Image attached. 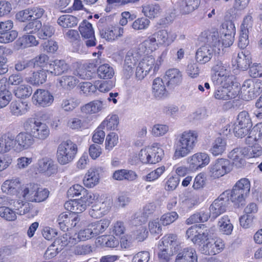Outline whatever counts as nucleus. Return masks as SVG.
<instances>
[{"instance_id":"4d7b16f0","label":"nucleus","mask_w":262,"mask_h":262,"mask_svg":"<svg viewBox=\"0 0 262 262\" xmlns=\"http://www.w3.org/2000/svg\"><path fill=\"white\" fill-rule=\"evenodd\" d=\"M32 93L31 86L27 84H21L18 86L14 91L15 96L20 99H25L29 97Z\"/></svg>"},{"instance_id":"09e8293b","label":"nucleus","mask_w":262,"mask_h":262,"mask_svg":"<svg viewBox=\"0 0 262 262\" xmlns=\"http://www.w3.org/2000/svg\"><path fill=\"white\" fill-rule=\"evenodd\" d=\"M65 207L67 209L70 210L71 212L77 214L84 211L87 208L84 202L81 201V199L78 200L67 202L65 204Z\"/></svg>"},{"instance_id":"0eeeda50","label":"nucleus","mask_w":262,"mask_h":262,"mask_svg":"<svg viewBox=\"0 0 262 262\" xmlns=\"http://www.w3.org/2000/svg\"><path fill=\"white\" fill-rule=\"evenodd\" d=\"M243 99L250 101L262 92V81L259 79L245 80L241 88Z\"/></svg>"},{"instance_id":"393cba45","label":"nucleus","mask_w":262,"mask_h":262,"mask_svg":"<svg viewBox=\"0 0 262 262\" xmlns=\"http://www.w3.org/2000/svg\"><path fill=\"white\" fill-rule=\"evenodd\" d=\"M110 208L107 202H97L92 206L89 214L93 218H100L108 212Z\"/></svg>"},{"instance_id":"79ce46f5","label":"nucleus","mask_w":262,"mask_h":262,"mask_svg":"<svg viewBox=\"0 0 262 262\" xmlns=\"http://www.w3.org/2000/svg\"><path fill=\"white\" fill-rule=\"evenodd\" d=\"M92 230L89 224L85 228L79 230L78 233H74L75 238L72 239V242L77 243L80 241H85L94 237Z\"/></svg>"},{"instance_id":"dca6fc26","label":"nucleus","mask_w":262,"mask_h":262,"mask_svg":"<svg viewBox=\"0 0 262 262\" xmlns=\"http://www.w3.org/2000/svg\"><path fill=\"white\" fill-rule=\"evenodd\" d=\"M224 195V194H221L210 206V217L213 220L224 213L226 210L228 200L225 199L223 197Z\"/></svg>"},{"instance_id":"4be33fe9","label":"nucleus","mask_w":262,"mask_h":262,"mask_svg":"<svg viewBox=\"0 0 262 262\" xmlns=\"http://www.w3.org/2000/svg\"><path fill=\"white\" fill-rule=\"evenodd\" d=\"M247 151L244 147L234 148L228 154V157L237 167H241L245 164L244 158L247 157Z\"/></svg>"},{"instance_id":"f8f14e48","label":"nucleus","mask_w":262,"mask_h":262,"mask_svg":"<svg viewBox=\"0 0 262 262\" xmlns=\"http://www.w3.org/2000/svg\"><path fill=\"white\" fill-rule=\"evenodd\" d=\"M79 221L78 214L71 211L60 213L57 219L59 228L63 231L75 227Z\"/></svg>"},{"instance_id":"7ed1b4c3","label":"nucleus","mask_w":262,"mask_h":262,"mask_svg":"<svg viewBox=\"0 0 262 262\" xmlns=\"http://www.w3.org/2000/svg\"><path fill=\"white\" fill-rule=\"evenodd\" d=\"M23 127L25 131L29 132L34 140H45L50 134L48 125L34 118H28L24 122Z\"/></svg>"},{"instance_id":"bf43d9fd","label":"nucleus","mask_w":262,"mask_h":262,"mask_svg":"<svg viewBox=\"0 0 262 262\" xmlns=\"http://www.w3.org/2000/svg\"><path fill=\"white\" fill-rule=\"evenodd\" d=\"M158 256L160 259L164 260L165 262H168L173 255L176 250L169 249L163 246V245H159L158 246Z\"/></svg>"},{"instance_id":"72a5a7b5","label":"nucleus","mask_w":262,"mask_h":262,"mask_svg":"<svg viewBox=\"0 0 262 262\" xmlns=\"http://www.w3.org/2000/svg\"><path fill=\"white\" fill-rule=\"evenodd\" d=\"M96 64L94 62L86 63L79 68L78 75L81 79H90L95 74Z\"/></svg>"},{"instance_id":"f3484780","label":"nucleus","mask_w":262,"mask_h":262,"mask_svg":"<svg viewBox=\"0 0 262 262\" xmlns=\"http://www.w3.org/2000/svg\"><path fill=\"white\" fill-rule=\"evenodd\" d=\"M189 166L193 169H198L207 165L210 162V157L206 152H198L187 159Z\"/></svg>"},{"instance_id":"9d476101","label":"nucleus","mask_w":262,"mask_h":262,"mask_svg":"<svg viewBox=\"0 0 262 262\" xmlns=\"http://www.w3.org/2000/svg\"><path fill=\"white\" fill-rule=\"evenodd\" d=\"M201 243V244L199 243V250L205 255H215L219 253L224 247V244L220 239L215 240L206 237Z\"/></svg>"},{"instance_id":"603ef678","label":"nucleus","mask_w":262,"mask_h":262,"mask_svg":"<svg viewBox=\"0 0 262 262\" xmlns=\"http://www.w3.org/2000/svg\"><path fill=\"white\" fill-rule=\"evenodd\" d=\"M97 72L98 77L103 79H111L114 75L113 68L106 63L100 66Z\"/></svg>"},{"instance_id":"6e6d98bb","label":"nucleus","mask_w":262,"mask_h":262,"mask_svg":"<svg viewBox=\"0 0 262 262\" xmlns=\"http://www.w3.org/2000/svg\"><path fill=\"white\" fill-rule=\"evenodd\" d=\"M75 238L74 234L71 235L69 233H63L62 235L58 237L55 241V244L57 245L62 250L63 248L69 245H72L76 243L73 242L72 239Z\"/></svg>"},{"instance_id":"e433bc0d","label":"nucleus","mask_w":262,"mask_h":262,"mask_svg":"<svg viewBox=\"0 0 262 262\" xmlns=\"http://www.w3.org/2000/svg\"><path fill=\"white\" fill-rule=\"evenodd\" d=\"M251 62V57L248 52L244 51L238 53L236 64L239 69L242 71L246 70Z\"/></svg>"},{"instance_id":"2f4dec72","label":"nucleus","mask_w":262,"mask_h":262,"mask_svg":"<svg viewBox=\"0 0 262 262\" xmlns=\"http://www.w3.org/2000/svg\"><path fill=\"white\" fill-rule=\"evenodd\" d=\"M165 78L167 83L172 86L180 84L182 81V73L178 69H169L166 72Z\"/></svg>"},{"instance_id":"b1692460","label":"nucleus","mask_w":262,"mask_h":262,"mask_svg":"<svg viewBox=\"0 0 262 262\" xmlns=\"http://www.w3.org/2000/svg\"><path fill=\"white\" fill-rule=\"evenodd\" d=\"M174 262H198L196 251L192 248H186L177 254Z\"/></svg>"},{"instance_id":"2eb2a0df","label":"nucleus","mask_w":262,"mask_h":262,"mask_svg":"<svg viewBox=\"0 0 262 262\" xmlns=\"http://www.w3.org/2000/svg\"><path fill=\"white\" fill-rule=\"evenodd\" d=\"M32 100L36 105L47 107L52 104L54 97L48 91L38 89L33 94Z\"/></svg>"},{"instance_id":"8fccbe9b","label":"nucleus","mask_w":262,"mask_h":262,"mask_svg":"<svg viewBox=\"0 0 262 262\" xmlns=\"http://www.w3.org/2000/svg\"><path fill=\"white\" fill-rule=\"evenodd\" d=\"M140 46V48L145 49L147 52L156 51L158 48V42L154 33L144 40Z\"/></svg>"},{"instance_id":"5fc2aeb1","label":"nucleus","mask_w":262,"mask_h":262,"mask_svg":"<svg viewBox=\"0 0 262 262\" xmlns=\"http://www.w3.org/2000/svg\"><path fill=\"white\" fill-rule=\"evenodd\" d=\"M17 44L21 48L35 46L38 44L35 36L31 35H24L17 41Z\"/></svg>"},{"instance_id":"a19ab883","label":"nucleus","mask_w":262,"mask_h":262,"mask_svg":"<svg viewBox=\"0 0 262 262\" xmlns=\"http://www.w3.org/2000/svg\"><path fill=\"white\" fill-rule=\"evenodd\" d=\"M111 223L110 220L107 219H103L99 221L92 223L89 224V227H91L94 236L103 232L109 226Z\"/></svg>"},{"instance_id":"37998d69","label":"nucleus","mask_w":262,"mask_h":262,"mask_svg":"<svg viewBox=\"0 0 262 262\" xmlns=\"http://www.w3.org/2000/svg\"><path fill=\"white\" fill-rule=\"evenodd\" d=\"M226 145V140L219 137L213 141L209 150L214 156H217L222 155L225 151Z\"/></svg>"},{"instance_id":"774afa93","label":"nucleus","mask_w":262,"mask_h":262,"mask_svg":"<svg viewBox=\"0 0 262 262\" xmlns=\"http://www.w3.org/2000/svg\"><path fill=\"white\" fill-rule=\"evenodd\" d=\"M219 35L217 32H214L208 37V45L215 49V52H219L220 48L222 47V42L220 40Z\"/></svg>"},{"instance_id":"473e14b6","label":"nucleus","mask_w":262,"mask_h":262,"mask_svg":"<svg viewBox=\"0 0 262 262\" xmlns=\"http://www.w3.org/2000/svg\"><path fill=\"white\" fill-rule=\"evenodd\" d=\"M214 84H220V86L223 88H227L228 89H233L235 88L237 89V93L239 94L240 89L238 87L237 83H235L233 82V76L230 75L229 72L222 76L220 77H217L216 79Z\"/></svg>"},{"instance_id":"49530a36","label":"nucleus","mask_w":262,"mask_h":262,"mask_svg":"<svg viewBox=\"0 0 262 262\" xmlns=\"http://www.w3.org/2000/svg\"><path fill=\"white\" fill-rule=\"evenodd\" d=\"M37 31L38 37L40 39H47L54 34L55 29L49 24H44L42 25L40 22V27L37 29Z\"/></svg>"},{"instance_id":"4c0bfd02","label":"nucleus","mask_w":262,"mask_h":262,"mask_svg":"<svg viewBox=\"0 0 262 262\" xmlns=\"http://www.w3.org/2000/svg\"><path fill=\"white\" fill-rule=\"evenodd\" d=\"M59 86L63 89H73L79 82L78 79L73 75H63L58 79Z\"/></svg>"},{"instance_id":"39448f33","label":"nucleus","mask_w":262,"mask_h":262,"mask_svg":"<svg viewBox=\"0 0 262 262\" xmlns=\"http://www.w3.org/2000/svg\"><path fill=\"white\" fill-rule=\"evenodd\" d=\"M160 61L156 60L152 55L143 57L136 67L135 76L137 80H141L152 70L156 73L160 65Z\"/></svg>"},{"instance_id":"f257e3e1","label":"nucleus","mask_w":262,"mask_h":262,"mask_svg":"<svg viewBox=\"0 0 262 262\" xmlns=\"http://www.w3.org/2000/svg\"><path fill=\"white\" fill-rule=\"evenodd\" d=\"M198 137V133L195 130L183 132L174 145V156L179 159L187 156L195 146Z\"/></svg>"},{"instance_id":"680f3d73","label":"nucleus","mask_w":262,"mask_h":262,"mask_svg":"<svg viewBox=\"0 0 262 262\" xmlns=\"http://www.w3.org/2000/svg\"><path fill=\"white\" fill-rule=\"evenodd\" d=\"M220 231L224 234L229 235L233 230V225L227 216L222 217L218 223Z\"/></svg>"},{"instance_id":"052dcab7","label":"nucleus","mask_w":262,"mask_h":262,"mask_svg":"<svg viewBox=\"0 0 262 262\" xmlns=\"http://www.w3.org/2000/svg\"><path fill=\"white\" fill-rule=\"evenodd\" d=\"M150 21L146 17L138 18L132 23V28L136 31H142L147 29Z\"/></svg>"},{"instance_id":"58836bf2","label":"nucleus","mask_w":262,"mask_h":262,"mask_svg":"<svg viewBox=\"0 0 262 262\" xmlns=\"http://www.w3.org/2000/svg\"><path fill=\"white\" fill-rule=\"evenodd\" d=\"M212 80L215 83L216 79L228 73L227 67L221 61L216 60L211 67Z\"/></svg>"},{"instance_id":"20e7f679","label":"nucleus","mask_w":262,"mask_h":262,"mask_svg":"<svg viewBox=\"0 0 262 262\" xmlns=\"http://www.w3.org/2000/svg\"><path fill=\"white\" fill-rule=\"evenodd\" d=\"M77 145L71 140L61 142L58 146L56 158L60 165H66L71 162L77 153Z\"/></svg>"},{"instance_id":"7c9ffc66","label":"nucleus","mask_w":262,"mask_h":262,"mask_svg":"<svg viewBox=\"0 0 262 262\" xmlns=\"http://www.w3.org/2000/svg\"><path fill=\"white\" fill-rule=\"evenodd\" d=\"M20 182L18 179H10L6 180L1 186L2 191L11 195H16L18 196V189Z\"/></svg>"},{"instance_id":"cd10ccee","label":"nucleus","mask_w":262,"mask_h":262,"mask_svg":"<svg viewBox=\"0 0 262 262\" xmlns=\"http://www.w3.org/2000/svg\"><path fill=\"white\" fill-rule=\"evenodd\" d=\"M14 137L10 133H5L0 137V154L9 152L12 149L14 150Z\"/></svg>"},{"instance_id":"1a4fd4ad","label":"nucleus","mask_w":262,"mask_h":262,"mask_svg":"<svg viewBox=\"0 0 262 262\" xmlns=\"http://www.w3.org/2000/svg\"><path fill=\"white\" fill-rule=\"evenodd\" d=\"M208 169L210 177L213 179L219 178L230 171V163L227 159H219L209 166Z\"/></svg>"},{"instance_id":"412c9836","label":"nucleus","mask_w":262,"mask_h":262,"mask_svg":"<svg viewBox=\"0 0 262 262\" xmlns=\"http://www.w3.org/2000/svg\"><path fill=\"white\" fill-rule=\"evenodd\" d=\"M233 89H228L227 88L217 86L213 92V97L219 100L226 101L235 98L239 94L237 89L233 88Z\"/></svg>"},{"instance_id":"e2e57ef3","label":"nucleus","mask_w":262,"mask_h":262,"mask_svg":"<svg viewBox=\"0 0 262 262\" xmlns=\"http://www.w3.org/2000/svg\"><path fill=\"white\" fill-rule=\"evenodd\" d=\"M79 104V100L71 98L63 99L61 103V107L65 111L71 112L77 107Z\"/></svg>"},{"instance_id":"aec40b11","label":"nucleus","mask_w":262,"mask_h":262,"mask_svg":"<svg viewBox=\"0 0 262 262\" xmlns=\"http://www.w3.org/2000/svg\"><path fill=\"white\" fill-rule=\"evenodd\" d=\"M158 43L168 46L177 38V33L173 31L161 29L154 33Z\"/></svg>"},{"instance_id":"13d9d810","label":"nucleus","mask_w":262,"mask_h":262,"mask_svg":"<svg viewBox=\"0 0 262 262\" xmlns=\"http://www.w3.org/2000/svg\"><path fill=\"white\" fill-rule=\"evenodd\" d=\"M196 228V227H191L186 231V234L188 238L192 237L191 241L193 243L195 244H199L200 242L207 237V235L204 233H197Z\"/></svg>"},{"instance_id":"423d86ee","label":"nucleus","mask_w":262,"mask_h":262,"mask_svg":"<svg viewBox=\"0 0 262 262\" xmlns=\"http://www.w3.org/2000/svg\"><path fill=\"white\" fill-rule=\"evenodd\" d=\"M100 36L108 41H114L123 36L124 29L120 26H109L106 18H102L98 23Z\"/></svg>"},{"instance_id":"3c124183","label":"nucleus","mask_w":262,"mask_h":262,"mask_svg":"<svg viewBox=\"0 0 262 262\" xmlns=\"http://www.w3.org/2000/svg\"><path fill=\"white\" fill-rule=\"evenodd\" d=\"M159 245H163L169 249L176 250V247L178 245L177 236L173 234H166L160 240Z\"/></svg>"},{"instance_id":"a18cd8bd","label":"nucleus","mask_w":262,"mask_h":262,"mask_svg":"<svg viewBox=\"0 0 262 262\" xmlns=\"http://www.w3.org/2000/svg\"><path fill=\"white\" fill-rule=\"evenodd\" d=\"M57 23L63 28H71L77 25L78 19L73 15L64 14L58 18Z\"/></svg>"},{"instance_id":"de8ad7c7","label":"nucleus","mask_w":262,"mask_h":262,"mask_svg":"<svg viewBox=\"0 0 262 262\" xmlns=\"http://www.w3.org/2000/svg\"><path fill=\"white\" fill-rule=\"evenodd\" d=\"M161 11L158 4H148L142 7V12L146 17L154 18L160 14Z\"/></svg>"},{"instance_id":"c03bdc74","label":"nucleus","mask_w":262,"mask_h":262,"mask_svg":"<svg viewBox=\"0 0 262 262\" xmlns=\"http://www.w3.org/2000/svg\"><path fill=\"white\" fill-rule=\"evenodd\" d=\"M28 104L22 101H13L10 105L11 114L15 116H19L25 114L27 112Z\"/></svg>"},{"instance_id":"6ab92c4d","label":"nucleus","mask_w":262,"mask_h":262,"mask_svg":"<svg viewBox=\"0 0 262 262\" xmlns=\"http://www.w3.org/2000/svg\"><path fill=\"white\" fill-rule=\"evenodd\" d=\"M215 49L208 45L200 47L195 53V59L198 63L204 64L212 58Z\"/></svg>"},{"instance_id":"69168bd1","label":"nucleus","mask_w":262,"mask_h":262,"mask_svg":"<svg viewBox=\"0 0 262 262\" xmlns=\"http://www.w3.org/2000/svg\"><path fill=\"white\" fill-rule=\"evenodd\" d=\"M49 191L46 188H39L37 186L36 190L34 192V196H32L33 202H41L45 201L49 196Z\"/></svg>"},{"instance_id":"c9c22d12","label":"nucleus","mask_w":262,"mask_h":262,"mask_svg":"<svg viewBox=\"0 0 262 262\" xmlns=\"http://www.w3.org/2000/svg\"><path fill=\"white\" fill-rule=\"evenodd\" d=\"M37 186V185L35 184H29L21 187L18 192V197L22 198L26 201L33 202V200H31V198L34 196Z\"/></svg>"},{"instance_id":"c85d7f7f","label":"nucleus","mask_w":262,"mask_h":262,"mask_svg":"<svg viewBox=\"0 0 262 262\" xmlns=\"http://www.w3.org/2000/svg\"><path fill=\"white\" fill-rule=\"evenodd\" d=\"M152 93L154 97L157 99L164 98L167 96L168 92L162 79L158 77L154 79L152 83Z\"/></svg>"},{"instance_id":"f03ea898","label":"nucleus","mask_w":262,"mask_h":262,"mask_svg":"<svg viewBox=\"0 0 262 262\" xmlns=\"http://www.w3.org/2000/svg\"><path fill=\"white\" fill-rule=\"evenodd\" d=\"M251 188L250 182L247 178H242L236 182L231 190L229 199L238 207L245 203L249 194Z\"/></svg>"},{"instance_id":"ea45409f","label":"nucleus","mask_w":262,"mask_h":262,"mask_svg":"<svg viewBox=\"0 0 262 262\" xmlns=\"http://www.w3.org/2000/svg\"><path fill=\"white\" fill-rule=\"evenodd\" d=\"M150 164H156L161 161L164 156V150L157 143H154L149 146Z\"/></svg>"},{"instance_id":"5701e85b","label":"nucleus","mask_w":262,"mask_h":262,"mask_svg":"<svg viewBox=\"0 0 262 262\" xmlns=\"http://www.w3.org/2000/svg\"><path fill=\"white\" fill-rule=\"evenodd\" d=\"M103 101L101 100H94L80 107L81 113L86 115L97 114L104 108Z\"/></svg>"},{"instance_id":"0e129e2a","label":"nucleus","mask_w":262,"mask_h":262,"mask_svg":"<svg viewBox=\"0 0 262 262\" xmlns=\"http://www.w3.org/2000/svg\"><path fill=\"white\" fill-rule=\"evenodd\" d=\"M165 169L166 168L164 166H160L143 177V179L147 182L156 181L164 172Z\"/></svg>"},{"instance_id":"c756f323","label":"nucleus","mask_w":262,"mask_h":262,"mask_svg":"<svg viewBox=\"0 0 262 262\" xmlns=\"http://www.w3.org/2000/svg\"><path fill=\"white\" fill-rule=\"evenodd\" d=\"M69 68V66L64 60L55 59L52 61L49 65V71L55 76L67 72Z\"/></svg>"},{"instance_id":"338daca9","label":"nucleus","mask_w":262,"mask_h":262,"mask_svg":"<svg viewBox=\"0 0 262 262\" xmlns=\"http://www.w3.org/2000/svg\"><path fill=\"white\" fill-rule=\"evenodd\" d=\"M99 196L98 193H93L86 189L80 199L88 207L98 200Z\"/></svg>"},{"instance_id":"9b49d317","label":"nucleus","mask_w":262,"mask_h":262,"mask_svg":"<svg viewBox=\"0 0 262 262\" xmlns=\"http://www.w3.org/2000/svg\"><path fill=\"white\" fill-rule=\"evenodd\" d=\"M141 58V54L136 51L130 50L125 55L122 73L127 79L133 74L137 63Z\"/></svg>"},{"instance_id":"6e6552de","label":"nucleus","mask_w":262,"mask_h":262,"mask_svg":"<svg viewBox=\"0 0 262 262\" xmlns=\"http://www.w3.org/2000/svg\"><path fill=\"white\" fill-rule=\"evenodd\" d=\"M252 126V123L249 113L245 111H242L238 114L234 125V135L242 138L249 134Z\"/></svg>"},{"instance_id":"a878e982","label":"nucleus","mask_w":262,"mask_h":262,"mask_svg":"<svg viewBox=\"0 0 262 262\" xmlns=\"http://www.w3.org/2000/svg\"><path fill=\"white\" fill-rule=\"evenodd\" d=\"M201 0H180L179 2V10L182 15L189 14L197 9Z\"/></svg>"},{"instance_id":"a211bd4d","label":"nucleus","mask_w":262,"mask_h":262,"mask_svg":"<svg viewBox=\"0 0 262 262\" xmlns=\"http://www.w3.org/2000/svg\"><path fill=\"white\" fill-rule=\"evenodd\" d=\"M38 170L47 176H51L57 172V165L50 158L45 157L38 160Z\"/></svg>"},{"instance_id":"ddd939ff","label":"nucleus","mask_w":262,"mask_h":262,"mask_svg":"<svg viewBox=\"0 0 262 262\" xmlns=\"http://www.w3.org/2000/svg\"><path fill=\"white\" fill-rule=\"evenodd\" d=\"M35 142L29 132H21L14 138V150L21 151L29 148Z\"/></svg>"},{"instance_id":"864d4df0","label":"nucleus","mask_w":262,"mask_h":262,"mask_svg":"<svg viewBox=\"0 0 262 262\" xmlns=\"http://www.w3.org/2000/svg\"><path fill=\"white\" fill-rule=\"evenodd\" d=\"M119 124V118L116 115H110L101 123V127H106L107 130H115L117 129Z\"/></svg>"},{"instance_id":"f704fd0d","label":"nucleus","mask_w":262,"mask_h":262,"mask_svg":"<svg viewBox=\"0 0 262 262\" xmlns=\"http://www.w3.org/2000/svg\"><path fill=\"white\" fill-rule=\"evenodd\" d=\"M48 72V71L42 69L33 72L31 76L26 78V80L32 85H39L46 81Z\"/></svg>"},{"instance_id":"bb28decb","label":"nucleus","mask_w":262,"mask_h":262,"mask_svg":"<svg viewBox=\"0 0 262 262\" xmlns=\"http://www.w3.org/2000/svg\"><path fill=\"white\" fill-rule=\"evenodd\" d=\"M100 180L98 170L95 168H91L85 173L83 180L84 185L87 188H93L97 185Z\"/></svg>"},{"instance_id":"4468645a","label":"nucleus","mask_w":262,"mask_h":262,"mask_svg":"<svg viewBox=\"0 0 262 262\" xmlns=\"http://www.w3.org/2000/svg\"><path fill=\"white\" fill-rule=\"evenodd\" d=\"M79 30L85 40L88 47L95 46L96 45L94 31L91 23L86 20H83L79 27Z\"/></svg>"}]
</instances>
